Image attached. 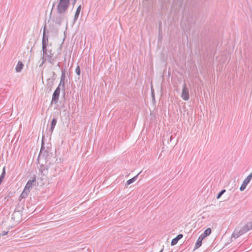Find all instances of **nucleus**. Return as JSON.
Wrapping results in <instances>:
<instances>
[{
  "label": "nucleus",
  "instance_id": "7",
  "mask_svg": "<svg viewBox=\"0 0 252 252\" xmlns=\"http://www.w3.org/2000/svg\"><path fill=\"white\" fill-rule=\"evenodd\" d=\"M48 42V36L46 35V25L44 26L43 32V37L42 39V48L47 47Z\"/></svg>",
  "mask_w": 252,
  "mask_h": 252
},
{
  "label": "nucleus",
  "instance_id": "21",
  "mask_svg": "<svg viewBox=\"0 0 252 252\" xmlns=\"http://www.w3.org/2000/svg\"><path fill=\"white\" fill-rule=\"evenodd\" d=\"M226 191L225 189L221 190L217 195V198L219 199L221 195Z\"/></svg>",
  "mask_w": 252,
  "mask_h": 252
},
{
  "label": "nucleus",
  "instance_id": "29",
  "mask_svg": "<svg viewBox=\"0 0 252 252\" xmlns=\"http://www.w3.org/2000/svg\"><path fill=\"white\" fill-rule=\"evenodd\" d=\"M172 136H170V141H171V139H172Z\"/></svg>",
  "mask_w": 252,
  "mask_h": 252
},
{
  "label": "nucleus",
  "instance_id": "14",
  "mask_svg": "<svg viewBox=\"0 0 252 252\" xmlns=\"http://www.w3.org/2000/svg\"><path fill=\"white\" fill-rule=\"evenodd\" d=\"M57 123V120L56 118H53L51 121V127L50 131H51V134L52 133L53 130L56 125Z\"/></svg>",
  "mask_w": 252,
  "mask_h": 252
},
{
  "label": "nucleus",
  "instance_id": "5",
  "mask_svg": "<svg viewBox=\"0 0 252 252\" xmlns=\"http://www.w3.org/2000/svg\"><path fill=\"white\" fill-rule=\"evenodd\" d=\"M252 179V173L250 174L244 180L242 184L241 185L240 190L241 191H243L246 188L248 184L250 182L251 180Z\"/></svg>",
  "mask_w": 252,
  "mask_h": 252
},
{
  "label": "nucleus",
  "instance_id": "23",
  "mask_svg": "<svg viewBox=\"0 0 252 252\" xmlns=\"http://www.w3.org/2000/svg\"><path fill=\"white\" fill-rule=\"evenodd\" d=\"M75 73L78 75H80L81 73L80 68L79 65H77L75 69Z\"/></svg>",
  "mask_w": 252,
  "mask_h": 252
},
{
  "label": "nucleus",
  "instance_id": "30",
  "mask_svg": "<svg viewBox=\"0 0 252 252\" xmlns=\"http://www.w3.org/2000/svg\"><path fill=\"white\" fill-rule=\"evenodd\" d=\"M52 73H53V75H55V73L54 72H52Z\"/></svg>",
  "mask_w": 252,
  "mask_h": 252
},
{
  "label": "nucleus",
  "instance_id": "18",
  "mask_svg": "<svg viewBox=\"0 0 252 252\" xmlns=\"http://www.w3.org/2000/svg\"><path fill=\"white\" fill-rule=\"evenodd\" d=\"M139 174H138L137 175L135 176L134 177H133V178L130 179L129 180H128L127 182H126V185L127 186L131 184V183H133L134 181H135V180H136V179L137 178V177L138 176Z\"/></svg>",
  "mask_w": 252,
  "mask_h": 252
},
{
  "label": "nucleus",
  "instance_id": "9",
  "mask_svg": "<svg viewBox=\"0 0 252 252\" xmlns=\"http://www.w3.org/2000/svg\"><path fill=\"white\" fill-rule=\"evenodd\" d=\"M64 14H59V15L57 16L53 20L54 22L59 25H60L63 21L64 19Z\"/></svg>",
  "mask_w": 252,
  "mask_h": 252
},
{
  "label": "nucleus",
  "instance_id": "3",
  "mask_svg": "<svg viewBox=\"0 0 252 252\" xmlns=\"http://www.w3.org/2000/svg\"><path fill=\"white\" fill-rule=\"evenodd\" d=\"M248 231L249 228H248L246 225H245V226L242 227L240 229H235V230L232 234V237L236 239Z\"/></svg>",
  "mask_w": 252,
  "mask_h": 252
},
{
  "label": "nucleus",
  "instance_id": "16",
  "mask_svg": "<svg viewBox=\"0 0 252 252\" xmlns=\"http://www.w3.org/2000/svg\"><path fill=\"white\" fill-rule=\"evenodd\" d=\"M81 9V5L78 6L76 9V12H75V14L74 15V21H76L78 19L79 15L80 13Z\"/></svg>",
  "mask_w": 252,
  "mask_h": 252
},
{
  "label": "nucleus",
  "instance_id": "26",
  "mask_svg": "<svg viewBox=\"0 0 252 252\" xmlns=\"http://www.w3.org/2000/svg\"><path fill=\"white\" fill-rule=\"evenodd\" d=\"M151 90H152V96H153V98L154 99L155 98V95H154V93H153V90L152 88H151Z\"/></svg>",
  "mask_w": 252,
  "mask_h": 252
},
{
  "label": "nucleus",
  "instance_id": "13",
  "mask_svg": "<svg viewBox=\"0 0 252 252\" xmlns=\"http://www.w3.org/2000/svg\"><path fill=\"white\" fill-rule=\"evenodd\" d=\"M24 64L21 61H19L15 67V70L17 72H20L22 70Z\"/></svg>",
  "mask_w": 252,
  "mask_h": 252
},
{
  "label": "nucleus",
  "instance_id": "20",
  "mask_svg": "<svg viewBox=\"0 0 252 252\" xmlns=\"http://www.w3.org/2000/svg\"><path fill=\"white\" fill-rule=\"evenodd\" d=\"M65 69H62L61 80H64L65 78Z\"/></svg>",
  "mask_w": 252,
  "mask_h": 252
},
{
  "label": "nucleus",
  "instance_id": "25",
  "mask_svg": "<svg viewBox=\"0 0 252 252\" xmlns=\"http://www.w3.org/2000/svg\"><path fill=\"white\" fill-rule=\"evenodd\" d=\"M8 233V231H2V232L0 233V236H5L7 235Z\"/></svg>",
  "mask_w": 252,
  "mask_h": 252
},
{
  "label": "nucleus",
  "instance_id": "24",
  "mask_svg": "<svg viewBox=\"0 0 252 252\" xmlns=\"http://www.w3.org/2000/svg\"><path fill=\"white\" fill-rule=\"evenodd\" d=\"M58 87H59V88H60L61 87H62V88H64V80H60V83H59Z\"/></svg>",
  "mask_w": 252,
  "mask_h": 252
},
{
  "label": "nucleus",
  "instance_id": "32",
  "mask_svg": "<svg viewBox=\"0 0 252 252\" xmlns=\"http://www.w3.org/2000/svg\"><path fill=\"white\" fill-rule=\"evenodd\" d=\"M50 80H51V79H50V78H49V79H48L47 81H50Z\"/></svg>",
  "mask_w": 252,
  "mask_h": 252
},
{
  "label": "nucleus",
  "instance_id": "6",
  "mask_svg": "<svg viewBox=\"0 0 252 252\" xmlns=\"http://www.w3.org/2000/svg\"><path fill=\"white\" fill-rule=\"evenodd\" d=\"M60 90L59 87H58L55 91H54L52 98V102L56 104L58 102V101L59 98L60 94Z\"/></svg>",
  "mask_w": 252,
  "mask_h": 252
},
{
  "label": "nucleus",
  "instance_id": "34",
  "mask_svg": "<svg viewBox=\"0 0 252 252\" xmlns=\"http://www.w3.org/2000/svg\"><path fill=\"white\" fill-rule=\"evenodd\" d=\"M162 252V250H161L160 251V252Z\"/></svg>",
  "mask_w": 252,
  "mask_h": 252
},
{
  "label": "nucleus",
  "instance_id": "1",
  "mask_svg": "<svg viewBox=\"0 0 252 252\" xmlns=\"http://www.w3.org/2000/svg\"><path fill=\"white\" fill-rule=\"evenodd\" d=\"M43 54L42 57V63L40 66L42 65L46 62H49L51 64H54V60L53 59L54 54L51 49H48L47 47L42 48Z\"/></svg>",
  "mask_w": 252,
  "mask_h": 252
},
{
  "label": "nucleus",
  "instance_id": "27",
  "mask_svg": "<svg viewBox=\"0 0 252 252\" xmlns=\"http://www.w3.org/2000/svg\"><path fill=\"white\" fill-rule=\"evenodd\" d=\"M40 171H41V173H43L44 174L43 170L42 169H40Z\"/></svg>",
  "mask_w": 252,
  "mask_h": 252
},
{
  "label": "nucleus",
  "instance_id": "19",
  "mask_svg": "<svg viewBox=\"0 0 252 252\" xmlns=\"http://www.w3.org/2000/svg\"><path fill=\"white\" fill-rule=\"evenodd\" d=\"M5 175V167H4L2 170V172L0 176V184L2 182V181L4 179Z\"/></svg>",
  "mask_w": 252,
  "mask_h": 252
},
{
  "label": "nucleus",
  "instance_id": "22",
  "mask_svg": "<svg viewBox=\"0 0 252 252\" xmlns=\"http://www.w3.org/2000/svg\"><path fill=\"white\" fill-rule=\"evenodd\" d=\"M246 225L249 228V231L252 229V221L247 223Z\"/></svg>",
  "mask_w": 252,
  "mask_h": 252
},
{
  "label": "nucleus",
  "instance_id": "8",
  "mask_svg": "<svg viewBox=\"0 0 252 252\" xmlns=\"http://www.w3.org/2000/svg\"><path fill=\"white\" fill-rule=\"evenodd\" d=\"M36 182V178L34 177L32 180H30L27 183L24 189L26 190L30 191V189L32 188L33 183Z\"/></svg>",
  "mask_w": 252,
  "mask_h": 252
},
{
  "label": "nucleus",
  "instance_id": "4",
  "mask_svg": "<svg viewBox=\"0 0 252 252\" xmlns=\"http://www.w3.org/2000/svg\"><path fill=\"white\" fill-rule=\"evenodd\" d=\"M181 97L183 99L186 101L188 100L189 99V89L185 83H184L183 87Z\"/></svg>",
  "mask_w": 252,
  "mask_h": 252
},
{
  "label": "nucleus",
  "instance_id": "33",
  "mask_svg": "<svg viewBox=\"0 0 252 252\" xmlns=\"http://www.w3.org/2000/svg\"><path fill=\"white\" fill-rule=\"evenodd\" d=\"M16 213L15 212L14 214H13V215H14V214H15Z\"/></svg>",
  "mask_w": 252,
  "mask_h": 252
},
{
  "label": "nucleus",
  "instance_id": "28",
  "mask_svg": "<svg viewBox=\"0 0 252 252\" xmlns=\"http://www.w3.org/2000/svg\"><path fill=\"white\" fill-rule=\"evenodd\" d=\"M55 6V3L53 4V6H52V10L53 9L54 7Z\"/></svg>",
  "mask_w": 252,
  "mask_h": 252
},
{
  "label": "nucleus",
  "instance_id": "2",
  "mask_svg": "<svg viewBox=\"0 0 252 252\" xmlns=\"http://www.w3.org/2000/svg\"><path fill=\"white\" fill-rule=\"evenodd\" d=\"M70 0H59L57 11L59 14H64L69 6Z\"/></svg>",
  "mask_w": 252,
  "mask_h": 252
},
{
  "label": "nucleus",
  "instance_id": "15",
  "mask_svg": "<svg viewBox=\"0 0 252 252\" xmlns=\"http://www.w3.org/2000/svg\"><path fill=\"white\" fill-rule=\"evenodd\" d=\"M29 192L30 191L24 189L19 196V200L21 201L22 199L26 198Z\"/></svg>",
  "mask_w": 252,
  "mask_h": 252
},
{
  "label": "nucleus",
  "instance_id": "10",
  "mask_svg": "<svg viewBox=\"0 0 252 252\" xmlns=\"http://www.w3.org/2000/svg\"><path fill=\"white\" fill-rule=\"evenodd\" d=\"M183 237V234H178L175 238L173 239L171 242V246H174L177 244L178 241L182 238Z\"/></svg>",
  "mask_w": 252,
  "mask_h": 252
},
{
  "label": "nucleus",
  "instance_id": "12",
  "mask_svg": "<svg viewBox=\"0 0 252 252\" xmlns=\"http://www.w3.org/2000/svg\"><path fill=\"white\" fill-rule=\"evenodd\" d=\"M48 155V152L46 150H44V148L43 147V143L41 145V148L40 149V151L39 154V157H46Z\"/></svg>",
  "mask_w": 252,
  "mask_h": 252
},
{
  "label": "nucleus",
  "instance_id": "17",
  "mask_svg": "<svg viewBox=\"0 0 252 252\" xmlns=\"http://www.w3.org/2000/svg\"><path fill=\"white\" fill-rule=\"evenodd\" d=\"M211 232H212V230H211V228H208L206 229L204 231L203 233L202 234V237H204V238H205V237L209 236L211 233Z\"/></svg>",
  "mask_w": 252,
  "mask_h": 252
},
{
  "label": "nucleus",
  "instance_id": "11",
  "mask_svg": "<svg viewBox=\"0 0 252 252\" xmlns=\"http://www.w3.org/2000/svg\"><path fill=\"white\" fill-rule=\"evenodd\" d=\"M204 239V237H202V235H201L197 239L196 243L195 246L194 247V250L197 249L199 248L202 244V241L203 239Z\"/></svg>",
  "mask_w": 252,
  "mask_h": 252
},
{
  "label": "nucleus",
  "instance_id": "31",
  "mask_svg": "<svg viewBox=\"0 0 252 252\" xmlns=\"http://www.w3.org/2000/svg\"><path fill=\"white\" fill-rule=\"evenodd\" d=\"M57 66H60V63H58Z\"/></svg>",
  "mask_w": 252,
  "mask_h": 252
}]
</instances>
